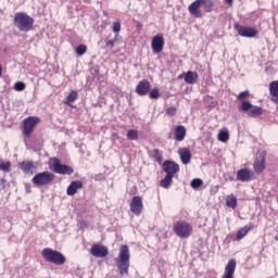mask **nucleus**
Masks as SVG:
<instances>
[{
    "mask_svg": "<svg viewBox=\"0 0 278 278\" xmlns=\"http://www.w3.org/2000/svg\"><path fill=\"white\" fill-rule=\"evenodd\" d=\"M25 88H26L25 83L18 81V83H15V85H14V89H15V91H17V92L23 91Z\"/></svg>",
    "mask_w": 278,
    "mask_h": 278,
    "instance_id": "obj_37",
    "label": "nucleus"
},
{
    "mask_svg": "<svg viewBox=\"0 0 278 278\" xmlns=\"http://www.w3.org/2000/svg\"><path fill=\"white\" fill-rule=\"evenodd\" d=\"M162 168L166 176H170L173 178L180 169L178 163H174V161H164Z\"/></svg>",
    "mask_w": 278,
    "mask_h": 278,
    "instance_id": "obj_10",
    "label": "nucleus"
},
{
    "mask_svg": "<svg viewBox=\"0 0 278 278\" xmlns=\"http://www.w3.org/2000/svg\"><path fill=\"white\" fill-rule=\"evenodd\" d=\"M127 139L131 141L138 140V130H135V129L128 130Z\"/></svg>",
    "mask_w": 278,
    "mask_h": 278,
    "instance_id": "obj_33",
    "label": "nucleus"
},
{
    "mask_svg": "<svg viewBox=\"0 0 278 278\" xmlns=\"http://www.w3.org/2000/svg\"><path fill=\"white\" fill-rule=\"evenodd\" d=\"M90 253L97 258H104L105 256H108L109 250L104 245L93 244L90 249Z\"/></svg>",
    "mask_w": 278,
    "mask_h": 278,
    "instance_id": "obj_14",
    "label": "nucleus"
},
{
    "mask_svg": "<svg viewBox=\"0 0 278 278\" xmlns=\"http://www.w3.org/2000/svg\"><path fill=\"white\" fill-rule=\"evenodd\" d=\"M218 140L220 142H227L229 140L228 130H220L219 134H218Z\"/></svg>",
    "mask_w": 278,
    "mask_h": 278,
    "instance_id": "obj_31",
    "label": "nucleus"
},
{
    "mask_svg": "<svg viewBox=\"0 0 278 278\" xmlns=\"http://www.w3.org/2000/svg\"><path fill=\"white\" fill-rule=\"evenodd\" d=\"M174 135L177 142L184 141L187 135L185 126H176Z\"/></svg>",
    "mask_w": 278,
    "mask_h": 278,
    "instance_id": "obj_23",
    "label": "nucleus"
},
{
    "mask_svg": "<svg viewBox=\"0 0 278 278\" xmlns=\"http://www.w3.org/2000/svg\"><path fill=\"white\" fill-rule=\"evenodd\" d=\"M233 27L241 37L255 38L258 35V30L252 26H243L239 23H235Z\"/></svg>",
    "mask_w": 278,
    "mask_h": 278,
    "instance_id": "obj_8",
    "label": "nucleus"
},
{
    "mask_svg": "<svg viewBox=\"0 0 278 278\" xmlns=\"http://www.w3.org/2000/svg\"><path fill=\"white\" fill-rule=\"evenodd\" d=\"M253 168L256 174H262L266 168V163L264 156H260L258 159H255L253 163Z\"/></svg>",
    "mask_w": 278,
    "mask_h": 278,
    "instance_id": "obj_20",
    "label": "nucleus"
},
{
    "mask_svg": "<svg viewBox=\"0 0 278 278\" xmlns=\"http://www.w3.org/2000/svg\"><path fill=\"white\" fill-rule=\"evenodd\" d=\"M35 168H36V165L34 164V161H22V163H20V169L24 174L34 173Z\"/></svg>",
    "mask_w": 278,
    "mask_h": 278,
    "instance_id": "obj_21",
    "label": "nucleus"
},
{
    "mask_svg": "<svg viewBox=\"0 0 278 278\" xmlns=\"http://www.w3.org/2000/svg\"><path fill=\"white\" fill-rule=\"evenodd\" d=\"M40 123V117H26V119L23 122V134L26 137H30L31 134H34V128L38 126Z\"/></svg>",
    "mask_w": 278,
    "mask_h": 278,
    "instance_id": "obj_9",
    "label": "nucleus"
},
{
    "mask_svg": "<svg viewBox=\"0 0 278 278\" xmlns=\"http://www.w3.org/2000/svg\"><path fill=\"white\" fill-rule=\"evenodd\" d=\"M105 46L109 47V48H111V49H113V47H114V41H113V39H110L109 41H106Z\"/></svg>",
    "mask_w": 278,
    "mask_h": 278,
    "instance_id": "obj_40",
    "label": "nucleus"
},
{
    "mask_svg": "<svg viewBox=\"0 0 278 278\" xmlns=\"http://www.w3.org/2000/svg\"><path fill=\"white\" fill-rule=\"evenodd\" d=\"M75 51L78 56H83L87 52V46L80 43L79 46H77Z\"/></svg>",
    "mask_w": 278,
    "mask_h": 278,
    "instance_id": "obj_32",
    "label": "nucleus"
},
{
    "mask_svg": "<svg viewBox=\"0 0 278 278\" xmlns=\"http://www.w3.org/2000/svg\"><path fill=\"white\" fill-rule=\"evenodd\" d=\"M176 112H177L176 106H168V109H166V114L168 116H174L176 114Z\"/></svg>",
    "mask_w": 278,
    "mask_h": 278,
    "instance_id": "obj_39",
    "label": "nucleus"
},
{
    "mask_svg": "<svg viewBox=\"0 0 278 278\" xmlns=\"http://www.w3.org/2000/svg\"><path fill=\"white\" fill-rule=\"evenodd\" d=\"M143 203L140 197H134L130 203V212L136 216H139L142 213Z\"/></svg>",
    "mask_w": 278,
    "mask_h": 278,
    "instance_id": "obj_15",
    "label": "nucleus"
},
{
    "mask_svg": "<svg viewBox=\"0 0 278 278\" xmlns=\"http://www.w3.org/2000/svg\"><path fill=\"white\" fill-rule=\"evenodd\" d=\"M178 154H179L180 160H181V163H182L184 165H187V164L190 163V160H191V157H192V154H191L189 148H179Z\"/></svg>",
    "mask_w": 278,
    "mask_h": 278,
    "instance_id": "obj_19",
    "label": "nucleus"
},
{
    "mask_svg": "<svg viewBox=\"0 0 278 278\" xmlns=\"http://www.w3.org/2000/svg\"><path fill=\"white\" fill-rule=\"evenodd\" d=\"M3 76V66L0 65V77Z\"/></svg>",
    "mask_w": 278,
    "mask_h": 278,
    "instance_id": "obj_42",
    "label": "nucleus"
},
{
    "mask_svg": "<svg viewBox=\"0 0 278 278\" xmlns=\"http://www.w3.org/2000/svg\"><path fill=\"white\" fill-rule=\"evenodd\" d=\"M178 78L181 79V78H182V74H180V75L178 76Z\"/></svg>",
    "mask_w": 278,
    "mask_h": 278,
    "instance_id": "obj_43",
    "label": "nucleus"
},
{
    "mask_svg": "<svg viewBox=\"0 0 278 278\" xmlns=\"http://www.w3.org/2000/svg\"><path fill=\"white\" fill-rule=\"evenodd\" d=\"M10 168H12V163H10V161H7L5 163H0V170L9 173Z\"/></svg>",
    "mask_w": 278,
    "mask_h": 278,
    "instance_id": "obj_35",
    "label": "nucleus"
},
{
    "mask_svg": "<svg viewBox=\"0 0 278 278\" xmlns=\"http://www.w3.org/2000/svg\"><path fill=\"white\" fill-rule=\"evenodd\" d=\"M199 80V74L198 72H187L185 74V83L188 85H194Z\"/></svg>",
    "mask_w": 278,
    "mask_h": 278,
    "instance_id": "obj_24",
    "label": "nucleus"
},
{
    "mask_svg": "<svg viewBox=\"0 0 278 278\" xmlns=\"http://www.w3.org/2000/svg\"><path fill=\"white\" fill-rule=\"evenodd\" d=\"M173 231L177 237L187 239L192 235L193 228L188 222L179 220L174 225Z\"/></svg>",
    "mask_w": 278,
    "mask_h": 278,
    "instance_id": "obj_5",
    "label": "nucleus"
},
{
    "mask_svg": "<svg viewBox=\"0 0 278 278\" xmlns=\"http://www.w3.org/2000/svg\"><path fill=\"white\" fill-rule=\"evenodd\" d=\"M270 100L274 103H278V80H273L269 85Z\"/></svg>",
    "mask_w": 278,
    "mask_h": 278,
    "instance_id": "obj_22",
    "label": "nucleus"
},
{
    "mask_svg": "<svg viewBox=\"0 0 278 278\" xmlns=\"http://www.w3.org/2000/svg\"><path fill=\"white\" fill-rule=\"evenodd\" d=\"M52 165L50 169L59 175H72L74 173L73 167L70 165H62L60 159H51Z\"/></svg>",
    "mask_w": 278,
    "mask_h": 278,
    "instance_id": "obj_7",
    "label": "nucleus"
},
{
    "mask_svg": "<svg viewBox=\"0 0 278 278\" xmlns=\"http://www.w3.org/2000/svg\"><path fill=\"white\" fill-rule=\"evenodd\" d=\"M254 179V172L251 169H247L243 167L242 169H238L237 172V180L241 182H249Z\"/></svg>",
    "mask_w": 278,
    "mask_h": 278,
    "instance_id": "obj_13",
    "label": "nucleus"
},
{
    "mask_svg": "<svg viewBox=\"0 0 278 278\" xmlns=\"http://www.w3.org/2000/svg\"><path fill=\"white\" fill-rule=\"evenodd\" d=\"M41 255L46 262L52 263L56 266L64 265L66 262V258L63 254L49 248L43 249Z\"/></svg>",
    "mask_w": 278,
    "mask_h": 278,
    "instance_id": "obj_4",
    "label": "nucleus"
},
{
    "mask_svg": "<svg viewBox=\"0 0 278 278\" xmlns=\"http://www.w3.org/2000/svg\"><path fill=\"white\" fill-rule=\"evenodd\" d=\"M173 184V177L172 176H165V178H162L160 181V186L164 189H168Z\"/></svg>",
    "mask_w": 278,
    "mask_h": 278,
    "instance_id": "obj_29",
    "label": "nucleus"
},
{
    "mask_svg": "<svg viewBox=\"0 0 278 278\" xmlns=\"http://www.w3.org/2000/svg\"><path fill=\"white\" fill-rule=\"evenodd\" d=\"M161 97L160 89L156 87L154 89H150L149 91V98L151 100H157Z\"/></svg>",
    "mask_w": 278,
    "mask_h": 278,
    "instance_id": "obj_30",
    "label": "nucleus"
},
{
    "mask_svg": "<svg viewBox=\"0 0 278 278\" xmlns=\"http://www.w3.org/2000/svg\"><path fill=\"white\" fill-rule=\"evenodd\" d=\"M78 93L77 91H70L68 96H66L65 100H63V103L65 105L72 106V104L77 100Z\"/></svg>",
    "mask_w": 278,
    "mask_h": 278,
    "instance_id": "obj_26",
    "label": "nucleus"
},
{
    "mask_svg": "<svg viewBox=\"0 0 278 278\" xmlns=\"http://www.w3.org/2000/svg\"><path fill=\"white\" fill-rule=\"evenodd\" d=\"M203 185V180H201V178H193L190 182V186L193 188V189H197L199 187H201Z\"/></svg>",
    "mask_w": 278,
    "mask_h": 278,
    "instance_id": "obj_36",
    "label": "nucleus"
},
{
    "mask_svg": "<svg viewBox=\"0 0 278 278\" xmlns=\"http://www.w3.org/2000/svg\"><path fill=\"white\" fill-rule=\"evenodd\" d=\"M153 157H154V160H155L159 164H161L162 161H163V154H162L161 150H157V149L153 150Z\"/></svg>",
    "mask_w": 278,
    "mask_h": 278,
    "instance_id": "obj_34",
    "label": "nucleus"
},
{
    "mask_svg": "<svg viewBox=\"0 0 278 278\" xmlns=\"http://www.w3.org/2000/svg\"><path fill=\"white\" fill-rule=\"evenodd\" d=\"M201 0H194L193 2H191L188 7L190 15L195 18H202L203 12L201 11Z\"/></svg>",
    "mask_w": 278,
    "mask_h": 278,
    "instance_id": "obj_12",
    "label": "nucleus"
},
{
    "mask_svg": "<svg viewBox=\"0 0 278 278\" xmlns=\"http://www.w3.org/2000/svg\"><path fill=\"white\" fill-rule=\"evenodd\" d=\"M225 2L229 5H232L233 0H225Z\"/></svg>",
    "mask_w": 278,
    "mask_h": 278,
    "instance_id": "obj_41",
    "label": "nucleus"
},
{
    "mask_svg": "<svg viewBox=\"0 0 278 278\" xmlns=\"http://www.w3.org/2000/svg\"><path fill=\"white\" fill-rule=\"evenodd\" d=\"M164 37L163 34H156L155 36H153L152 41H151V47L154 53H161L163 51L164 48Z\"/></svg>",
    "mask_w": 278,
    "mask_h": 278,
    "instance_id": "obj_11",
    "label": "nucleus"
},
{
    "mask_svg": "<svg viewBox=\"0 0 278 278\" xmlns=\"http://www.w3.org/2000/svg\"><path fill=\"white\" fill-rule=\"evenodd\" d=\"M201 5H203V10L205 13H211L214 9V1L213 0H200Z\"/></svg>",
    "mask_w": 278,
    "mask_h": 278,
    "instance_id": "obj_27",
    "label": "nucleus"
},
{
    "mask_svg": "<svg viewBox=\"0 0 278 278\" xmlns=\"http://www.w3.org/2000/svg\"><path fill=\"white\" fill-rule=\"evenodd\" d=\"M236 267H237V262L235 260H230L225 267V271L222 278H233Z\"/></svg>",
    "mask_w": 278,
    "mask_h": 278,
    "instance_id": "obj_18",
    "label": "nucleus"
},
{
    "mask_svg": "<svg viewBox=\"0 0 278 278\" xmlns=\"http://www.w3.org/2000/svg\"><path fill=\"white\" fill-rule=\"evenodd\" d=\"M83 187L84 185L81 180H73L66 190V194L68 197H73L77 193L78 190L83 189Z\"/></svg>",
    "mask_w": 278,
    "mask_h": 278,
    "instance_id": "obj_17",
    "label": "nucleus"
},
{
    "mask_svg": "<svg viewBox=\"0 0 278 278\" xmlns=\"http://www.w3.org/2000/svg\"><path fill=\"white\" fill-rule=\"evenodd\" d=\"M250 97V92L248 90L241 91L237 97L238 101L241 102L240 111L248 113L250 117H257L263 114V109L261 106H254L247 99Z\"/></svg>",
    "mask_w": 278,
    "mask_h": 278,
    "instance_id": "obj_2",
    "label": "nucleus"
},
{
    "mask_svg": "<svg viewBox=\"0 0 278 278\" xmlns=\"http://www.w3.org/2000/svg\"><path fill=\"white\" fill-rule=\"evenodd\" d=\"M254 228H255V226L251 225V224H250V226L240 228L236 235V240L241 241L249 233V231L253 230Z\"/></svg>",
    "mask_w": 278,
    "mask_h": 278,
    "instance_id": "obj_25",
    "label": "nucleus"
},
{
    "mask_svg": "<svg viewBox=\"0 0 278 278\" xmlns=\"http://www.w3.org/2000/svg\"><path fill=\"white\" fill-rule=\"evenodd\" d=\"M151 89V85L149 83V80H140V83H138L137 87H136V93L140 97H144L150 92Z\"/></svg>",
    "mask_w": 278,
    "mask_h": 278,
    "instance_id": "obj_16",
    "label": "nucleus"
},
{
    "mask_svg": "<svg viewBox=\"0 0 278 278\" xmlns=\"http://www.w3.org/2000/svg\"><path fill=\"white\" fill-rule=\"evenodd\" d=\"M54 178L55 176L52 172H40L34 176L31 181L36 187H42L51 185Z\"/></svg>",
    "mask_w": 278,
    "mask_h": 278,
    "instance_id": "obj_6",
    "label": "nucleus"
},
{
    "mask_svg": "<svg viewBox=\"0 0 278 278\" xmlns=\"http://www.w3.org/2000/svg\"><path fill=\"white\" fill-rule=\"evenodd\" d=\"M121 30V21L119 20H116L114 23H113V33H119Z\"/></svg>",
    "mask_w": 278,
    "mask_h": 278,
    "instance_id": "obj_38",
    "label": "nucleus"
},
{
    "mask_svg": "<svg viewBox=\"0 0 278 278\" xmlns=\"http://www.w3.org/2000/svg\"><path fill=\"white\" fill-rule=\"evenodd\" d=\"M226 205L229 208L235 210L238 205L237 198L233 194H230L226 198Z\"/></svg>",
    "mask_w": 278,
    "mask_h": 278,
    "instance_id": "obj_28",
    "label": "nucleus"
},
{
    "mask_svg": "<svg viewBox=\"0 0 278 278\" xmlns=\"http://www.w3.org/2000/svg\"><path fill=\"white\" fill-rule=\"evenodd\" d=\"M117 268L121 276H128V269L130 266V253L127 245H122L119 249L118 258L116 260Z\"/></svg>",
    "mask_w": 278,
    "mask_h": 278,
    "instance_id": "obj_3",
    "label": "nucleus"
},
{
    "mask_svg": "<svg viewBox=\"0 0 278 278\" xmlns=\"http://www.w3.org/2000/svg\"><path fill=\"white\" fill-rule=\"evenodd\" d=\"M34 17L26 12H16L13 17V24L21 33H29L34 30Z\"/></svg>",
    "mask_w": 278,
    "mask_h": 278,
    "instance_id": "obj_1",
    "label": "nucleus"
}]
</instances>
